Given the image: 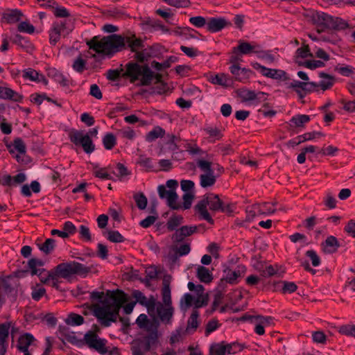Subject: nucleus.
<instances>
[{
  "mask_svg": "<svg viewBox=\"0 0 355 355\" xmlns=\"http://www.w3.org/2000/svg\"><path fill=\"white\" fill-rule=\"evenodd\" d=\"M87 45L101 56H112L115 53L121 51L126 46L135 53L144 48L143 41L135 35H128L125 37L120 35L112 34L109 36L96 35L86 41Z\"/></svg>",
  "mask_w": 355,
  "mask_h": 355,
  "instance_id": "obj_1",
  "label": "nucleus"
},
{
  "mask_svg": "<svg viewBox=\"0 0 355 355\" xmlns=\"http://www.w3.org/2000/svg\"><path fill=\"white\" fill-rule=\"evenodd\" d=\"M125 294L120 290L107 291L103 304L95 305L94 315L101 325L109 327L116 322L122 305L126 302Z\"/></svg>",
  "mask_w": 355,
  "mask_h": 355,
  "instance_id": "obj_2",
  "label": "nucleus"
},
{
  "mask_svg": "<svg viewBox=\"0 0 355 355\" xmlns=\"http://www.w3.org/2000/svg\"><path fill=\"white\" fill-rule=\"evenodd\" d=\"M88 269L83 264L78 262L62 263L55 266L53 269L49 270L47 277L42 278V283L51 286L56 289H59V284L61 283V279H67L74 274H86Z\"/></svg>",
  "mask_w": 355,
  "mask_h": 355,
  "instance_id": "obj_3",
  "label": "nucleus"
},
{
  "mask_svg": "<svg viewBox=\"0 0 355 355\" xmlns=\"http://www.w3.org/2000/svg\"><path fill=\"white\" fill-rule=\"evenodd\" d=\"M207 206L209 209L214 212L219 211L224 212L227 210L224 206L223 202L219 198L218 195L209 193L204 196L202 199L196 205L194 209L201 218L207 220L210 224H214V220L208 212Z\"/></svg>",
  "mask_w": 355,
  "mask_h": 355,
  "instance_id": "obj_4",
  "label": "nucleus"
},
{
  "mask_svg": "<svg viewBox=\"0 0 355 355\" xmlns=\"http://www.w3.org/2000/svg\"><path fill=\"white\" fill-rule=\"evenodd\" d=\"M312 22L317 26L319 33L326 29L344 30L348 27L347 23L338 17H333L322 11H313L310 15Z\"/></svg>",
  "mask_w": 355,
  "mask_h": 355,
  "instance_id": "obj_5",
  "label": "nucleus"
},
{
  "mask_svg": "<svg viewBox=\"0 0 355 355\" xmlns=\"http://www.w3.org/2000/svg\"><path fill=\"white\" fill-rule=\"evenodd\" d=\"M312 22L317 26L319 33L326 29L344 30L348 27L347 23L338 17H333L322 11H313L310 15Z\"/></svg>",
  "mask_w": 355,
  "mask_h": 355,
  "instance_id": "obj_6",
  "label": "nucleus"
},
{
  "mask_svg": "<svg viewBox=\"0 0 355 355\" xmlns=\"http://www.w3.org/2000/svg\"><path fill=\"white\" fill-rule=\"evenodd\" d=\"M125 75L132 83L139 81L143 85H149L154 78V73L148 66H141L135 62H129L126 65Z\"/></svg>",
  "mask_w": 355,
  "mask_h": 355,
  "instance_id": "obj_7",
  "label": "nucleus"
},
{
  "mask_svg": "<svg viewBox=\"0 0 355 355\" xmlns=\"http://www.w3.org/2000/svg\"><path fill=\"white\" fill-rule=\"evenodd\" d=\"M157 340L156 331H152L148 335L134 340L131 343V350L133 355H145L151 345L155 344Z\"/></svg>",
  "mask_w": 355,
  "mask_h": 355,
  "instance_id": "obj_8",
  "label": "nucleus"
},
{
  "mask_svg": "<svg viewBox=\"0 0 355 355\" xmlns=\"http://www.w3.org/2000/svg\"><path fill=\"white\" fill-rule=\"evenodd\" d=\"M197 165L203 172V173L200 175V186L202 188L213 187L216 182V178L214 175L213 169L211 168V162L204 159H198Z\"/></svg>",
  "mask_w": 355,
  "mask_h": 355,
  "instance_id": "obj_9",
  "label": "nucleus"
},
{
  "mask_svg": "<svg viewBox=\"0 0 355 355\" xmlns=\"http://www.w3.org/2000/svg\"><path fill=\"white\" fill-rule=\"evenodd\" d=\"M243 349L241 345L238 343H225L221 342L219 343H214L210 346L209 354L210 355H226L234 354Z\"/></svg>",
  "mask_w": 355,
  "mask_h": 355,
  "instance_id": "obj_10",
  "label": "nucleus"
},
{
  "mask_svg": "<svg viewBox=\"0 0 355 355\" xmlns=\"http://www.w3.org/2000/svg\"><path fill=\"white\" fill-rule=\"evenodd\" d=\"M84 340L89 347L94 349L101 354H105L108 352L105 346L107 341L98 338L94 332H87L84 336Z\"/></svg>",
  "mask_w": 355,
  "mask_h": 355,
  "instance_id": "obj_11",
  "label": "nucleus"
},
{
  "mask_svg": "<svg viewBox=\"0 0 355 355\" xmlns=\"http://www.w3.org/2000/svg\"><path fill=\"white\" fill-rule=\"evenodd\" d=\"M158 194L160 198L166 199L168 206L172 209H179L182 207L178 202V194L175 191L166 189L164 185H159L157 188Z\"/></svg>",
  "mask_w": 355,
  "mask_h": 355,
  "instance_id": "obj_12",
  "label": "nucleus"
},
{
  "mask_svg": "<svg viewBox=\"0 0 355 355\" xmlns=\"http://www.w3.org/2000/svg\"><path fill=\"white\" fill-rule=\"evenodd\" d=\"M252 67L254 69L257 70L263 76L270 78L275 80H286V73L281 69H269L264 66H262L258 62L252 64Z\"/></svg>",
  "mask_w": 355,
  "mask_h": 355,
  "instance_id": "obj_13",
  "label": "nucleus"
},
{
  "mask_svg": "<svg viewBox=\"0 0 355 355\" xmlns=\"http://www.w3.org/2000/svg\"><path fill=\"white\" fill-rule=\"evenodd\" d=\"M290 87L293 88L299 98L302 99L307 93L315 90V82H301L297 80H293L290 83Z\"/></svg>",
  "mask_w": 355,
  "mask_h": 355,
  "instance_id": "obj_14",
  "label": "nucleus"
},
{
  "mask_svg": "<svg viewBox=\"0 0 355 355\" xmlns=\"http://www.w3.org/2000/svg\"><path fill=\"white\" fill-rule=\"evenodd\" d=\"M230 71L233 76V80L239 82L247 81L253 74V71L250 69L241 68L239 64H232L230 67Z\"/></svg>",
  "mask_w": 355,
  "mask_h": 355,
  "instance_id": "obj_15",
  "label": "nucleus"
},
{
  "mask_svg": "<svg viewBox=\"0 0 355 355\" xmlns=\"http://www.w3.org/2000/svg\"><path fill=\"white\" fill-rule=\"evenodd\" d=\"M160 320L166 323H170L173 315L174 309L171 304H165L164 306L160 302H156L155 309Z\"/></svg>",
  "mask_w": 355,
  "mask_h": 355,
  "instance_id": "obj_16",
  "label": "nucleus"
},
{
  "mask_svg": "<svg viewBox=\"0 0 355 355\" xmlns=\"http://www.w3.org/2000/svg\"><path fill=\"white\" fill-rule=\"evenodd\" d=\"M28 266L29 269L31 270V274L33 275H37L41 282V276L43 277H48L49 271H47L44 268H42V267L44 266L43 261L38 259L33 258L28 261Z\"/></svg>",
  "mask_w": 355,
  "mask_h": 355,
  "instance_id": "obj_17",
  "label": "nucleus"
},
{
  "mask_svg": "<svg viewBox=\"0 0 355 355\" xmlns=\"http://www.w3.org/2000/svg\"><path fill=\"white\" fill-rule=\"evenodd\" d=\"M235 47V51L240 52L243 55L256 53L261 49L260 46L256 42H248L243 40L238 41V45Z\"/></svg>",
  "mask_w": 355,
  "mask_h": 355,
  "instance_id": "obj_18",
  "label": "nucleus"
},
{
  "mask_svg": "<svg viewBox=\"0 0 355 355\" xmlns=\"http://www.w3.org/2000/svg\"><path fill=\"white\" fill-rule=\"evenodd\" d=\"M132 295L137 302L147 308L148 313H151L155 311L156 300L153 296L150 298H147L143 293L138 290L134 291Z\"/></svg>",
  "mask_w": 355,
  "mask_h": 355,
  "instance_id": "obj_19",
  "label": "nucleus"
},
{
  "mask_svg": "<svg viewBox=\"0 0 355 355\" xmlns=\"http://www.w3.org/2000/svg\"><path fill=\"white\" fill-rule=\"evenodd\" d=\"M208 79L211 83L224 87H231L233 85L232 77L226 73L211 74Z\"/></svg>",
  "mask_w": 355,
  "mask_h": 355,
  "instance_id": "obj_20",
  "label": "nucleus"
},
{
  "mask_svg": "<svg viewBox=\"0 0 355 355\" xmlns=\"http://www.w3.org/2000/svg\"><path fill=\"white\" fill-rule=\"evenodd\" d=\"M320 80L318 83L315 82V90L320 87L322 91L330 89L335 84V77L324 72L319 73Z\"/></svg>",
  "mask_w": 355,
  "mask_h": 355,
  "instance_id": "obj_21",
  "label": "nucleus"
},
{
  "mask_svg": "<svg viewBox=\"0 0 355 355\" xmlns=\"http://www.w3.org/2000/svg\"><path fill=\"white\" fill-rule=\"evenodd\" d=\"M10 324L5 322L0 324V355H5L8 347V339Z\"/></svg>",
  "mask_w": 355,
  "mask_h": 355,
  "instance_id": "obj_22",
  "label": "nucleus"
},
{
  "mask_svg": "<svg viewBox=\"0 0 355 355\" xmlns=\"http://www.w3.org/2000/svg\"><path fill=\"white\" fill-rule=\"evenodd\" d=\"M230 24L222 17H209L207 24V29L211 33H216L220 31Z\"/></svg>",
  "mask_w": 355,
  "mask_h": 355,
  "instance_id": "obj_23",
  "label": "nucleus"
},
{
  "mask_svg": "<svg viewBox=\"0 0 355 355\" xmlns=\"http://www.w3.org/2000/svg\"><path fill=\"white\" fill-rule=\"evenodd\" d=\"M198 226H182L177 230L172 236V240L174 242H180L185 237L189 236L195 233L198 230Z\"/></svg>",
  "mask_w": 355,
  "mask_h": 355,
  "instance_id": "obj_24",
  "label": "nucleus"
},
{
  "mask_svg": "<svg viewBox=\"0 0 355 355\" xmlns=\"http://www.w3.org/2000/svg\"><path fill=\"white\" fill-rule=\"evenodd\" d=\"M23 78L33 82L42 83L44 85H47L49 82L46 78L42 73H40L31 68L24 71Z\"/></svg>",
  "mask_w": 355,
  "mask_h": 355,
  "instance_id": "obj_25",
  "label": "nucleus"
},
{
  "mask_svg": "<svg viewBox=\"0 0 355 355\" xmlns=\"http://www.w3.org/2000/svg\"><path fill=\"white\" fill-rule=\"evenodd\" d=\"M0 98L20 102L22 96L9 87L0 86Z\"/></svg>",
  "mask_w": 355,
  "mask_h": 355,
  "instance_id": "obj_26",
  "label": "nucleus"
},
{
  "mask_svg": "<svg viewBox=\"0 0 355 355\" xmlns=\"http://www.w3.org/2000/svg\"><path fill=\"white\" fill-rule=\"evenodd\" d=\"M46 73L49 78L60 84L62 86H67L68 85V79L56 69L49 67L46 69Z\"/></svg>",
  "mask_w": 355,
  "mask_h": 355,
  "instance_id": "obj_27",
  "label": "nucleus"
},
{
  "mask_svg": "<svg viewBox=\"0 0 355 355\" xmlns=\"http://www.w3.org/2000/svg\"><path fill=\"white\" fill-rule=\"evenodd\" d=\"M246 270V268L243 266H238L237 270H228L227 271H225L226 275L225 277H224L221 281L225 279L227 282L230 284H236V279L240 277L242 275L245 273Z\"/></svg>",
  "mask_w": 355,
  "mask_h": 355,
  "instance_id": "obj_28",
  "label": "nucleus"
},
{
  "mask_svg": "<svg viewBox=\"0 0 355 355\" xmlns=\"http://www.w3.org/2000/svg\"><path fill=\"white\" fill-rule=\"evenodd\" d=\"M156 55V52L155 50V46H150L145 49H141V51H139L135 53V58L141 62H144L147 61L149 58L155 57Z\"/></svg>",
  "mask_w": 355,
  "mask_h": 355,
  "instance_id": "obj_29",
  "label": "nucleus"
},
{
  "mask_svg": "<svg viewBox=\"0 0 355 355\" xmlns=\"http://www.w3.org/2000/svg\"><path fill=\"white\" fill-rule=\"evenodd\" d=\"M198 316V311L197 310H193L187 320V324L185 330L187 334H193L196 331L199 325Z\"/></svg>",
  "mask_w": 355,
  "mask_h": 355,
  "instance_id": "obj_30",
  "label": "nucleus"
},
{
  "mask_svg": "<svg viewBox=\"0 0 355 355\" xmlns=\"http://www.w3.org/2000/svg\"><path fill=\"white\" fill-rule=\"evenodd\" d=\"M339 246L337 239L334 236H329L326 239L323 244V250L325 253H334L337 251Z\"/></svg>",
  "mask_w": 355,
  "mask_h": 355,
  "instance_id": "obj_31",
  "label": "nucleus"
},
{
  "mask_svg": "<svg viewBox=\"0 0 355 355\" xmlns=\"http://www.w3.org/2000/svg\"><path fill=\"white\" fill-rule=\"evenodd\" d=\"M34 340L33 336L30 334H26L19 337L18 340L17 347L21 352H26L28 351V347L31 345Z\"/></svg>",
  "mask_w": 355,
  "mask_h": 355,
  "instance_id": "obj_32",
  "label": "nucleus"
},
{
  "mask_svg": "<svg viewBox=\"0 0 355 355\" xmlns=\"http://www.w3.org/2000/svg\"><path fill=\"white\" fill-rule=\"evenodd\" d=\"M55 241L53 239H47L44 243L37 241V248L45 254H51L55 248Z\"/></svg>",
  "mask_w": 355,
  "mask_h": 355,
  "instance_id": "obj_33",
  "label": "nucleus"
},
{
  "mask_svg": "<svg viewBox=\"0 0 355 355\" xmlns=\"http://www.w3.org/2000/svg\"><path fill=\"white\" fill-rule=\"evenodd\" d=\"M165 135V130L160 126H155L146 135V141L153 142L158 138H162Z\"/></svg>",
  "mask_w": 355,
  "mask_h": 355,
  "instance_id": "obj_34",
  "label": "nucleus"
},
{
  "mask_svg": "<svg viewBox=\"0 0 355 355\" xmlns=\"http://www.w3.org/2000/svg\"><path fill=\"white\" fill-rule=\"evenodd\" d=\"M13 281L11 277L0 279V292L4 294L11 293L13 290Z\"/></svg>",
  "mask_w": 355,
  "mask_h": 355,
  "instance_id": "obj_35",
  "label": "nucleus"
},
{
  "mask_svg": "<svg viewBox=\"0 0 355 355\" xmlns=\"http://www.w3.org/2000/svg\"><path fill=\"white\" fill-rule=\"evenodd\" d=\"M204 131L209 135V138L212 142H215L223 137L221 130L216 127L208 126L204 128Z\"/></svg>",
  "mask_w": 355,
  "mask_h": 355,
  "instance_id": "obj_36",
  "label": "nucleus"
},
{
  "mask_svg": "<svg viewBox=\"0 0 355 355\" xmlns=\"http://www.w3.org/2000/svg\"><path fill=\"white\" fill-rule=\"evenodd\" d=\"M255 209H258V214L260 215H268L276 211V209L274 208V205L269 202L255 204Z\"/></svg>",
  "mask_w": 355,
  "mask_h": 355,
  "instance_id": "obj_37",
  "label": "nucleus"
},
{
  "mask_svg": "<svg viewBox=\"0 0 355 355\" xmlns=\"http://www.w3.org/2000/svg\"><path fill=\"white\" fill-rule=\"evenodd\" d=\"M335 71L345 77H350L355 73V69L353 67L341 64H338L335 67Z\"/></svg>",
  "mask_w": 355,
  "mask_h": 355,
  "instance_id": "obj_38",
  "label": "nucleus"
},
{
  "mask_svg": "<svg viewBox=\"0 0 355 355\" xmlns=\"http://www.w3.org/2000/svg\"><path fill=\"white\" fill-rule=\"evenodd\" d=\"M197 276L198 279L204 283H209L212 280L211 274L209 270L204 266H199L198 268Z\"/></svg>",
  "mask_w": 355,
  "mask_h": 355,
  "instance_id": "obj_39",
  "label": "nucleus"
},
{
  "mask_svg": "<svg viewBox=\"0 0 355 355\" xmlns=\"http://www.w3.org/2000/svg\"><path fill=\"white\" fill-rule=\"evenodd\" d=\"M193 305V297L189 293H185L180 299V308L185 312Z\"/></svg>",
  "mask_w": 355,
  "mask_h": 355,
  "instance_id": "obj_40",
  "label": "nucleus"
},
{
  "mask_svg": "<svg viewBox=\"0 0 355 355\" xmlns=\"http://www.w3.org/2000/svg\"><path fill=\"white\" fill-rule=\"evenodd\" d=\"M21 15L19 10H12L3 13V19L8 23H15L20 19Z\"/></svg>",
  "mask_w": 355,
  "mask_h": 355,
  "instance_id": "obj_41",
  "label": "nucleus"
},
{
  "mask_svg": "<svg viewBox=\"0 0 355 355\" xmlns=\"http://www.w3.org/2000/svg\"><path fill=\"white\" fill-rule=\"evenodd\" d=\"M162 294L164 303L171 304L170 282L166 279L163 280Z\"/></svg>",
  "mask_w": 355,
  "mask_h": 355,
  "instance_id": "obj_42",
  "label": "nucleus"
},
{
  "mask_svg": "<svg viewBox=\"0 0 355 355\" xmlns=\"http://www.w3.org/2000/svg\"><path fill=\"white\" fill-rule=\"evenodd\" d=\"M324 135L321 132H306L304 135L298 136L296 139H297V143L296 144H300L306 141H310L318 137H324Z\"/></svg>",
  "mask_w": 355,
  "mask_h": 355,
  "instance_id": "obj_43",
  "label": "nucleus"
},
{
  "mask_svg": "<svg viewBox=\"0 0 355 355\" xmlns=\"http://www.w3.org/2000/svg\"><path fill=\"white\" fill-rule=\"evenodd\" d=\"M310 120L308 115L297 114L291 119V125L294 127H302L304 123Z\"/></svg>",
  "mask_w": 355,
  "mask_h": 355,
  "instance_id": "obj_44",
  "label": "nucleus"
},
{
  "mask_svg": "<svg viewBox=\"0 0 355 355\" xmlns=\"http://www.w3.org/2000/svg\"><path fill=\"white\" fill-rule=\"evenodd\" d=\"M51 28L64 37L67 35L70 32V30L67 26L65 21H55L53 23Z\"/></svg>",
  "mask_w": 355,
  "mask_h": 355,
  "instance_id": "obj_45",
  "label": "nucleus"
},
{
  "mask_svg": "<svg viewBox=\"0 0 355 355\" xmlns=\"http://www.w3.org/2000/svg\"><path fill=\"white\" fill-rule=\"evenodd\" d=\"M183 222V217L181 216H171L166 223V227L168 231L175 230Z\"/></svg>",
  "mask_w": 355,
  "mask_h": 355,
  "instance_id": "obj_46",
  "label": "nucleus"
},
{
  "mask_svg": "<svg viewBox=\"0 0 355 355\" xmlns=\"http://www.w3.org/2000/svg\"><path fill=\"white\" fill-rule=\"evenodd\" d=\"M103 144L105 149H112L116 144V137L112 133L106 134L103 139Z\"/></svg>",
  "mask_w": 355,
  "mask_h": 355,
  "instance_id": "obj_47",
  "label": "nucleus"
},
{
  "mask_svg": "<svg viewBox=\"0 0 355 355\" xmlns=\"http://www.w3.org/2000/svg\"><path fill=\"white\" fill-rule=\"evenodd\" d=\"M93 173L95 177L102 180H111L112 175L107 172L106 168H99L97 166L94 167Z\"/></svg>",
  "mask_w": 355,
  "mask_h": 355,
  "instance_id": "obj_48",
  "label": "nucleus"
},
{
  "mask_svg": "<svg viewBox=\"0 0 355 355\" xmlns=\"http://www.w3.org/2000/svg\"><path fill=\"white\" fill-rule=\"evenodd\" d=\"M133 198L139 209L143 210L146 207L148 200L143 193H135Z\"/></svg>",
  "mask_w": 355,
  "mask_h": 355,
  "instance_id": "obj_49",
  "label": "nucleus"
},
{
  "mask_svg": "<svg viewBox=\"0 0 355 355\" xmlns=\"http://www.w3.org/2000/svg\"><path fill=\"white\" fill-rule=\"evenodd\" d=\"M136 323L141 329H144L148 331L150 330V327L152 326V323L146 314L139 315L136 320Z\"/></svg>",
  "mask_w": 355,
  "mask_h": 355,
  "instance_id": "obj_50",
  "label": "nucleus"
},
{
  "mask_svg": "<svg viewBox=\"0 0 355 355\" xmlns=\"http://www.w3.org/2000/svg\"><path fill=\"white\" fill-rule=\"evenodd\" d=\"M81 146L87 153H91L94 150V145L88 135H85L83 138Z\"/></svg>",
  "mask_w": 355,
  "mask_h": 355,
  "instance_id": "obj_51",
  "label": "nucleus"
},
{
  "mask_svg": "<svg viewBox=\"0 0 355 355\" xmlns=\"http://www.w3.org/2000/svg\"><path fill=\"white\" fill-rule=\"evenodd\" d=\"M54 15L59 18H66L71 16L69 11L64 6H60L58 3L53 11Z\"/></svg>",
  "mask_w": 355,
  "mask_h": 355,
  "instance_id": "obj_52",
  "label": "nucleus"
},
{
  "mask_svg": "<svg viewBox=\"0 0 355 355\" xmlns=\"http://www.w3.org/2000/svg\"><path fill=\"white\" fill-rule=\"evenodd\" d=\"M66 322L68 324L80 325L84 322V318L80 315L71 313L69 315Z\"/></svg>",
  "mask_w": 355,
  "mask_h": 355,
  "instance_id": "obj_53",
  "label": "nucleus"
},
{
  "mask_svg": "<svg viewBox=\"0 0 355 355\" xmlns=\"http://www.w3.org/2000/svg\"><path fill=\"white\" fill-rule=\"evenodd\" d=\"M208 303V296L207 294H200L198 297L194 299L193 298V306L194 310H196L198 308L202 307L207 305Z\"/></svg>",
  "mask_w": 355,
  "mask_h": 355,
  "instance_id": "obj_54",
  "label": "nucleus"
},
{
  "mask_svg": "<svg viewBox=\"0 0 355 355\" xmlns=\"http://www.w3.org/2000/svg\"><path fill=\"white\" fill-rule=\"evenodd\" d=\"M11 41L14 44L21 46L22 47L28 46L30 44L28 39L19 34H16L13 35L11 37Z\"/></svg>",
  "mask_w": 355,
  "mask_h": 355,
  "instance_id": "obj_55",
  "label": "nucleus"
},
{
  "mask_svg": "<svg viewBox=\"0 0 355 355\" xmlns=\"http://www.w3.org/2000/svg\"><path fill=\"white\" fill-rule=\"evenodd\" d=\"M189 22L196 28L207 26V21L204 17L196 16L189 18Z\"/></svg>",
  "mask_w": 355,
  "mask_h": 355,
  "instance_id": "obj_56",
  "label": "nucleus"
},
{
  "mask_svg": "<svg viewBox=\"0 0 355 355\" xmlns=\"http://www.w3.org/2000/svg\"><path fill=\"white\" fill-rule=\"evenodd\" d=\"M256 53L259 58L263 60L268 64L272 63L275 60V56L269 51H261L259 49V51H257Z\"/></svg>",
  "mask_w": 355,
  "mask_h": 355,
  "instance_id": "obj_57",
  "label": "nucleus"
},
{
  "mask_svg": "<svg viewBox=\"0 0 355 355\" xmlns=\"http://www.w3.org/2000/svg\"><path fill=\"white\" fill-rule=\"evenodd\" d=\"M107 239L113 243H121L124 241L123 236L118 231H108Z\"/></svg>",
  "mask_w": 355,
  "mask_h": 355,
  "instance_id": "obj_58",
  "label": "nucleus"
},
{
  "mask_svg": "<svg viewBox=\"0 0 355 355\" xmlns=\"http://www.w3.org/2000/svg\"><path fill=\"white\" fill-rule=\"evenodd\" d=\"M31 102L40 105L43 103L44 100L47 101L48 102H52L49 98H48L45 94H33L30 96Z\"/></svg>",
  "mask_w": 355,
  "mask_h": 355,
  "instance_id": "obj_59",
  "label": "nucleus"
},
{
  "mask_svg": "<svg viewBox=\"0 0 355 355\" xmlns=\"http://www.w3.org/2000/svg\"><path fill=\"white\" fill-rule=\"evenodd\" d=\"M17 30L21 33L32 34L35 31V27L26 21H21L18 24Z\"/></svg>",
  "mask_w": 355,
  "mask_h": 355,
  "instance_id": "obj_60",
  "label": "nucleus"
},
{
  "mask_svg": "<svg viewBox=\"0 0 355 355\" xmlns=\"http://www.w3.org/2000/svg\"><path fill=\"white\" fill-rule=\"evenodd\" d=\"M85 65L86 62L79 56L74 60L72 67L76 71L81 73L85 69Z\"/></svg>",
  "mask_w": 355,
  "mask_h": 355,
  "instance_id": "obj_61",
  "label": "nucleus"
},
{
  "mask_svg": "<svg viewBox=\"0 0 355 355\" xmlns=\"http://www.w3.org/2000/svg\"><path fill=\"white\" fill-rule=\"evenodd\" d=\"M296 55L297 58H306L313 57V53L308 46H303L296 50Z\"/></svg>",
  "mask_w": 355,
  "mask_h": 355,
  "instance_id": "obj_62",
  "label": "nucleus"
},
{
  "mask_svg": "<svg viewBox=\"0 0 355 355\" xmlns=\"http://www.w3.org/2000/svg\"><path fill=\"white\" fill-rule=\"evenodd\" d=\"M13 146L16 150L19 152V154L24 155L26 152V147L21 138H16L13 141Z\"/></svg>",
  "mask_w": 355,
  "mask_h": 355,
  "instance_id": "obj_63",
  "label": "nucleus"
},
{
  "mask_svg": "<svg viewBox=\"0 0 355 355\" xmlns=\"http://www.w3.org/2000/svg\"><path fill=\"white\" fill-rule=\"evenodd\" d=\"M339 332L343 335L355 337V325H343L340 327Z\"/></svg>",
  "mask_w": 355,
  "mask_h": 355,
  "instance_id": "obj_64",
  "label": "nucleus"
}]
</instances>
